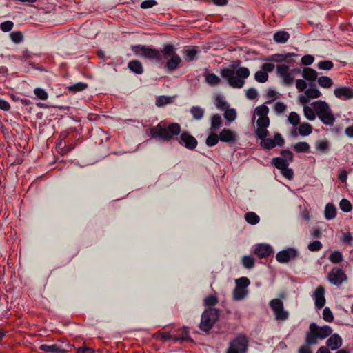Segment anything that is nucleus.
<instances>
[{"label":"nucleus","mask_w":353,"mask_h":353,"mask_svg":"<svg viewBox=\"0 0 353 353\" xmlns=\"http://www.w3.org/2000/svg\"><path fill=\"white\" fill-rule=\"evenodd\" d=\"M298 130L300 135L303 137L308 136L312 132V126L308 123H303L300 125Z\"/></svg>","instance_id":"nucleus-36"},{"label":"nucleus","mask_w":353,"mask_h":353,"mask_svg":"<svg viewBox=\"0 0 353 353\" xmlns=\"http://www.w3.org/2000/svg\"><path fill=\"white\" fill-rule=\"evenodd\" d=\"M243 265L248 269H251L254 266V260L250 256H244L242 258Z\"/></svg>","instance_id":"nucleus-49"},{"label":"nucleus","mask_w":353,"mask_h":353,"mask_svg":"<svg viewBox=\"0 0 353 353\" xmlns=\"http://www.w3.org/2000/svg\"><path fill=\"white\" fill-rule=\"evenodd\" d=\"M269 108L267 105L263 104L257 106L254 110L255 114L259 116L256 121L257 128L255 130L256 137H263L268 136V131L267 128L270 125V119L268 117Z\"/></svg>","instance_id":"nucleus-6"},{"label":"nucleus","mask_w":353,"mask_h":353,"mask_svg":"<svg viewBox=\"0 0 353 353\" xmlns=\"http://www.w3.org/2000/svg\"><path fill=\"white\" fill-rule=\"evenodd\" d=\"M272 252V248L268 244H259L254 249V254L259 258L267 257Z\"/></svg>","instance_id":"nucleus-23"},{"label":"nucleus","mask_w":353,"mask_h":353,"mask_svg":"<svg viewBox=\"0 0 353 353\" xmlns=\"http://www.w3.org/2000/svg\"><path fill=\"white\" fill-rule=\"evenodd\" d=\"M88 88V84L83 82H78L77 83H74L73 85H71L68 87V89L69 91L72 92H77L80 91H83L85 90Z\"/></svg>","instance_id":"nucleus-42"},{"label":"nucleus","mask_w":353,"mask_h":353,"mask_svg":"<svg viewBox=\"0 0 353 353\" xmlns=\"http://www.w3.org/2000/svg\"><path fill=\"white\" fill-rule=\"evenodd\" d=\"M290 38V34L285 31H278L274 33L273 39L278 43H285Z\"/></svg>","instance_id":"nucleus-28"},{"label":"nucleus","mask_w":353,"mask_h":353,"mask_svg":"<svg viewBox=\"0 0 353 353\" xmlns=\"http://www.w3.org/2000/svg\"><path fill=\"white\" fill-rule=\"evenodd\" d=\"M254 79L259 83H265L268 79V74L262 70L257 71L254 74Z\"/></svg>","instance_id":"nucleus-45"},{"label":"nucleus","mask_w":353,"mask_h":353,"mask_svg":"<svg viewBox=\"0 0 353 353\" xmlns=\"http://www.w3.org/2000/svg\"><path fill=\"white\" fill-rule=\"evenodd\" d=\"M296 88L297 90H299V91L300 92H303L307 88V83L305 82V79H296Z\"/></svg>","instance_id":"nucleus-62"},{"label":"nucleus","mask_w":353,"mask_h":353,"mask_svg":"<svg viewBox=\"0 0 353 353\" xmlns=\"http://www.w3.org/2000/svg\"><path fill=\"white\" fill-rule=\"evenodd\" d=\"M191 339L189 336L188 328L186 327H184L182 330V334L179 336H176L173 338L174 342L177 341H190Z\"/></svg>","instance_id":"nucleus-46"},{"label":"nucleus","mask_w":353,"mask_h":353,"mask_svg":"<svg viewBox=\"0 0 353 353\" xmlns=\"http://www.w3.org/2000/svg\"><path fill=\"white\" fill-rule=\"evenodd\" d=\"M313 298L316 308L321 309L325 305V288L322 285H319L316 288L314 292Z\"/></svg>","instance_id":"nucleus-21"},{"label":"nucleus","mask_w":353,"mask_h":353,"mask_svg":"<svg viewBox=\"0 0 353 353\" xmlns=\"http://www.w3.org/2000/svg\"><path fill=\"white\" fill-rule=\"evenodd\" d=\"M241 61L237 60L231 64L232 69L223 68L221 70V76L227 81L233 88H241L245 84V79L250 76V70L246 67H239Z\"/></svg>","instance_id":"nucleus-1"},{"label":"nucleus","mask_w":353,"mask_h":353,"mask_svg":"<svg viewBox=\"0 0 353 353\" xmlns=\"http://www.w3.org/2000/svg\"><path fill=\"white\" fill-rule=\"evenodd\" d=\"M156 337L162 342H165L171 339L173 341L174 338L169 332H158L156 334Z\"/></svg>","instance_id":"nucleus-56"},{"label":"nucleus","mask_w":353,"mask_h":353,"mask_svg":"<svg viewBox=\"0 0 353 353\" xmlns=\"http://www.w3.org/2000/svg\"><path fill=\"white\" fill-rule=\"evenodd\" d=\"M302 77L305 81L314 83L318 77V74L315 70L306 67L302 70Z\"/></svg>","instance_id":"nucleus-25"},{"label":"nucleus","mask_w":353,"mask_h":353,"mask_svg":"<svg viewBox=\"0 0 353 353\" xmlns=\"http://www.w3.org/2000/svg\"><path fill=\"white\" fill-rule=\"evenodd\" d=\"M198 52L199 50L194 47L185 50L184 52L185 60L188 61H193L196 59V55L198 54Z\"/></svg>","instance_id":"nucleus-40"},{"label":"nucleus","mask_w":353,"mask_h":353,"mask_svg":"<svg viewBox=\"0 0 353 353\" xmlns=\"http://www.w3.org/2000/svg\"><path fill=\"white\" fill-rule=\"evenodd\" d=\"M236 286L233 290V299L236 301H240L243 299L248 294L247 288L250 285V282L247 277H241L236 279Z\"/></svg>","instance_id":"nucleus-10"},{"label":"nucleus","mask_w":353,"mask_h":353,"mask_svg":"<svg viewBox=\"0 0 353 353\" xmlns=\"http://www.w3.org/2000/svg\"><path fill=\"white\" fill-rule=\"evenodd\" d=\"M245 221L250 225H254L260 221V217L254 212H249L245 214Z\"/></svg>","instance_id":"nucleus-35"},{"label":"nucleus","mask_w":353,"mask_h":353,"mask_svg":"<svg viewBox=\"0 0 353 353\" xmlns=\"http://www.w3.org/2000/svg\"><path fill=\"white\" fill-rule=\"evenodd\" d=\"M340 209L345 212H349L352 210V207L351 203L346 199H343L339 203Z\"/></svg>","instance_id":"nucleus-48"},{"label":"nucleus","mask_w":353,"mask_h":353,"mask_svg":"<svg viewBox=\"0 0 353 353\" xmlns=\"http://www.w3.org/2000/svg\"><path fill=\"white\" fill-rule=\"evenodd\" d=\"M218 302L217 298L215 296H208L204 299V304L205 306L212 307L215 305Z\"/></svg>","instance_id":"nucleus-57"},{"label":"nucleus","mask_w":353,"mask_h":353,"mask_svg":"<svg viewBox=\"0 0 353 353\" xmlns=\"http://www.w3.org/2000/svg\"><path fill=\"white\" fill-rule=\"evenodd\" d=\"M222 125V119L219 114H214L211 118L210 130H219Z\"/></svg>","instance_id":"nucleus-33"},{"label":"nucleus","mask_w":353,"mask_h":353,"mask_svg":"<svg viewBox=\"0 0 353 353\" xmlns=\"http://www.w3.org/2000/svg\"><path fill=\"white\" fill-rule=\"evenodd\" d=\"M334 96L340 100L353 99V89L348 86H340L334 90Z\"/></svg>","instance_id":"nucleus-19"},{"label":"nucleus","mask_w":353,"mask_h":353,"mask_svg":"<svg viewBox=\"0 0 353 353\" xmlns=\"http://www.w3.org/2000/svg\"><path fill=\"white\" fill-rule=\"evenodd\" d=\"M281 173L284 177L289 180L292 179L294 176L293 170L292 168H290L288 166L281 170Z\"/></svg>","instance_id":"nucleus-59"},{"label":"nucleus","mask_w":353,"mask_h":353,"mask_svg":"<svg viewBox=\"0 0 353 353\" xmlns=\"http://www.w3.org/2000/svg\"><path fill=\"white\" fill-rule=\"evenodd\" d=\"M128 68L136 74H141L143 72V68L141 63L138 60L129 61Z\"/></svg>","instance_id":"nucleus-26"},{"label":"nucleus","mask_w":353,"mask_h":353,"mask_svg":"<svg viewBox=\"0 0 353 353\" xmlns=\"http://www.w3.org/2000/svg\"><path fill=\"white\" fill-rule=\"evenodd\" d=\"M298 251L292 248L279 251L276 255L277 261L281 263H285L296 257Z\"/></svg>","instance_id":"nucleus-17"},{"label":"nucleus","mask_w":353,"mask_h":353,"mask_svg":"<svg viewBox=\"0 0 353 353\" xmlns=\"http://www.w3.org/2000/svg\"><path fill=\"white\" fill-rule=\"evenodd\" d=\"M288 121L293 126H296L300 123L299 115L295 112H292L288 117Z\"/></svg>","instance_id":"nucleus-47"},{"label":"nucleus","mask_w":353,"mask_h":353,"mask_svg":"<svg viewBox=\"0 0 353 353\" xmlns=\"http://www.w3.org/2000/svg\"><path fill=\"white\" fill-rule=\"evenodd\" d=\"M316 117L325 125L332 126L335 121L334 115L330 105L325 101H316L312 103Z\"/></svg>","instance_id":"nucleus-5"},{"label":"nucleus","mask_w":353,"mask_h":353,"mask_svg":"<svg viewBox=\"0 0 353 353\" xmlns=\"http://www.w3.org/2000/svg\"><path fill=\"white\" fill-rule=\"evenodd\" d=\"M334 66L332 61L329 60L321 61L318 63V68L321 70H330Z\"/></svg>","instance_id":"nucleus-51"},{"label":"nucleus","mask_w":353,"mask_h":353,"mask_svg":"<svg viewBox=\"0 0 353 353\" xmlns=\"http://www.w3.org/2000/svg\"><path fill=\"white\" fill-rule=\"evenodd\" d=\"M190 112L192 114L193 119L195 120H201L204 116L205 111L204 109L201 107L196 105L192 106L190 108Z\"/></svg>","instance_id":"nucleus-30"},{"label":"nucleus","mask_w":353,"mask_h":353,"mask_svg":"<svg viewBox=\"0 0 353 353\" xmlns=\"http://www.w3.org/2000/svg\"><path fill=\"white\" fill-rule=\"evenodd\" d=\"M181 61V58L179 55L173 54L166 62L164 68L168 72H172L179 67Z\"/></svg>","instance_id":"nucleus-22"},{"label":"nucleus","mask_w":353,"mask_h":353,"mask_svg":"<svg viewBox=\"0 0 353 353\" xmlns=\"http://www.w3.org/2000/svg\"><path fill=\"white\" fill-rule=\"evenodd\" d=\"M336 214V208L331 203H327L324 210V216L327 220H331L335 218Z\"/></svg>","instance_id":"nucleus-27"},{"label":"nucleus","mask_w":353,"mask_h":353,"mask_svg":"<svg viewBox=\"0 0 353 353\" xmlns=\"http://www.w3.org/2000/svg\"><path fill=\"white\" fill-rule=\"evenodd\" d=\"M307 248L310 251L316 252L322 248V243L319 241H314L308 244Z\"/></svg>","instance_id":"nucleus-55"},{"label":"nucleus","mask_w":353,"mask_h":353,"mask_svg":"<svg viewBox=\"0 0 353 353\" xmlns=\"http://www.w3.org/2000/svg\"><path fill=\"white\" fill-rule=\"evenodd\" d=\"M219 135L215 133H211L206 139L205 144L208 147H213L216 145L219 141Z\"/></svg>","instance_id":"nucleus-43"},{"label":"nucleus","mask_w":353,"mask_h":353,"mask_svg":"<svg viewBox=\"0 0 353 353\" xmlns=\"http://www.w3.org/2000/svg\"><path fill=\"white\" fill-rule=\"evenodd\" d=\"M215 105L216 107L221 110L223 111L225 109H227L228 107H229V104L225 101V98L222 95H218L215 100Z\"/></svg>","instance_id":"nucleus-38"},{"label":"nucleus","mask_w":353,"mask_h":353,"mask_svg":"<svg viewBox=\"0 0 353 353\" xmlns=\"http://www.w3.org/2000/svg\"><path fill=\"white\" fill-rule=\"evenodd\" d=\"M323 318L327 322H332L334 320V316L330 310V309L327 307H325L323 311Z\"/></svg>","instance_id":"nucleus-54"},{"label":"nucleus","mask_w":353,"mask_h":353,"mask_svg":"<svg viewBox=\"0 0 353 353\" xmlns=\"http://www.w3.org/2000/svg\"><path fill=\"white\" fill-rule=\"evenodd\" d=\"M317 82L319 85L323 88H330L334 85V82L332 79L327 76L319 77Z\"/></svg>","instance_id":"nucleus-31"},{"label":"nucleus","mask_w":353,"mask_h":353,"mask_svg":"<svg viewBox=\"0 0 353 353\" xmlns=\"http://www.w3.org/2000/svg\"><path fill=\"white\" fill-rule=\"evenodd\" d=\"M293 149L299 153L306 152L310 150V145L305 141H300L295 143L293 146Z\"/></svg>","instance_id":"nucleus-39"},{"label":"nucleus","mask_w":353,"mask_h":353,"mask_svg":"<svg viewBox=\"0 0 353 353\" xmlns=\"http://www.w3.org/2000/svg\"><path fill=\"white\" fill-rule=\"evenodd\" d=\"M14 26V23L10 21H6L0 24V28L3 32H7L10 31Z\"/></svg>","instance_id":"nucleus-58"},{"label":"nucleus","mask_w":353,"mask_h":353,"mask_svg":"<svg viewBox=\"0 0 353 353\" xmlns=\"http://www.w3.org/2000/svg\"><path fill=\"white\" fill-rule=\"evenodd\" d=\"M219 316V310L214 307L205 310L201 318L199 328L203 332H208L212 329Z\"/></svg>","instance_id":"nucleus-7"},{"label":"nucleus","mask_w":353,"mask_h":353,"mask_svg":"<svg viewBox=\"0 0 353 353\" xmlns=\"http://www.w3.org/2000/svg\"><path fill=\"white\" fill-rule=\"evenodd\" d=\"M157 2L155 0H145L141 2L140 6L142 9H148L156 6Z\"/></svg>","instance_id":"nucleus-61"},{"label":"nucleus","mask_w":353,"mask_h":353,"mask_svg":"<svg viewBox=\"0 0 353 353\" xmlns=\"http://www.w3.org/2000/svg\"><path fill=\"white\" fill-rule=\"evenodd\" d=\"M266 137H257L261 140L260 143L261 146L265 150H270L276 146L281 147L285 143V140L280 133H276L274 139L266 138Z\"/></svg>","instance_id":"nucleus-11"},{"label":"nucleus","mask_w":353,"mask_h":353,"mask_svg":"<svg viewBox=\"0 0 353 353\" xmlns=\"http://www.w3.org/2000/svg\"><path fill=\"white\" fill-rule=\"evenodd\" d=\"M303 113L305 117L309 121H314L316 117V113L315 112L314 108H312L307 105H304Z\"/></svg>","instance_id":"nucleus-41"},{"label":"nucleus","mask_w":353,"mask_h":353,"mask_svg":"<svg viewBox=\"0 0 353 353\" xmlns=\"http://www.w3.org/2000/svg\"><path fill=\"white\" fill-rule=\"evenodd\" d=\"M178 142L180 145L191 150L196 148L198 144L197 140L187 131L181 134Z\"/></svg>","instance_id":"nucleus-16"},{"label":"nucleus","mask_w":353,"mask_h":353,"mask_svg":"<svg viewBox=\"0 0 353 353\" xmlns=\"http://www.w3.org/2000/svg\"><path fill=\"white\" fill-rule=\"evenodd\" d=\"M332 332V330L329 325L319 326L316 323H311L305 334V343L307 345H316L318 339L323 340L330 336Z\"/></svg>","instance_id":"nucleus-4"},{"label":"nucleus","mask_w":353,"mask_h":353,"mask_svg":"<svg viewBox=\"0 0 353 353\" xmlns=\"http://www.w3.org/2000/svg\"><path fill=\"white\" fill-rule=\"evenodd\" d=\"M286 109L287 105L283 102L277 101L274 104V110L278 114L283 113L286 110Z\"/></svg>","instance_id":"nucleus-52"},{"label":"nucleus","mask_w":353,"mask_h":353,"mask_svg":"<svg viewBox=\"0 0 353 353\" xmlns=\"http://www.w3.org/2000/svg\"><path fill=\"white\" fill-rule=\"evenodd\" d=\"M302 74L300 68L290 69L289 66L285 64H279L276 65V74L283 79V82L286 85H292L294 81V75L296 74Z\"/></svg>","instance_id":"nucleus-9"},{"label":"nucleus","mask_w":353,"mask_h":353,"mask_svg":"<svg viewBox=\"0 0 353 353\" xmlns=\"http://www.w3.org/2000/svg\"><path fill=\"white\" fill-rule=\"evenodd\" d=\"M72 346L68 342H60L52 345L42 344L39 350L45 353H67L68 349Z\"/></svg>","instance_id":"nucleus-13"},{"label":"nucleus","mask_w":353,"mask_h":353,"mask_svg":"<svg viewBox=\"0 0 353 353\" xmlns=\"http://www.w3.org/2000/svg\"><path fill=\"white\" fill-rule=\"evenodd\" d=\"M270 306L273 310L275 319L278 321H285L288 317V312L284 310L283 303L279 299H274L270 301Z\"/></svg>","instance_id":"nucleus-12"},{"label":"nucleus","mask_w":353,"mask_h":353,"mask_svg":"<svg viewBox=\"0 0 353 353\" xmlns=\"http://www.w3.org/2000/svg\"><path fill=\"white\" fill-rule=\"evenodd\" d=\"M271 163L278 170H283L289 165V163L283 157H274L272 159Z\"/></svg>","instance_id":"nucleus-29"},{"label":"nucleus","mask_w":353,"mask_h":353,"mask_svg":"<svg viewBox=\"0 0 353 353\" xmlns=\"http://www.w3.org/2000/svg\"><path fill=\"white\" fill-rule=\"evenodd\" d=\"M327 347L336 350L342 345V339L338 334H334L326 341Z\"/></svg>","instance_id":"nucleus-24"},{"label":"nucleus","mask_w":353,"mask_h":353,"mask_svg":"<svg viewBox=\"0 0 353 353\" xmlns=\"http://www.w3.org/2000/svg\"><path fill=\"white\" fill-rule=\"evenodd\" d=\"M281 154L282 155L281 157H283L285 159H286L287 162L292 161L294 155H293V153L290 150H283L281 152Z\"/></svg>","instance_id":"nucleus-64"},{"label":"nucleus","mask_w":353,"mask_h":353,"mask_svg":"<svg viewBox=\"0 0 353 353\" xmlns=\"http://www.w3.org/2000/svg\"><path fill=\"white\" fill-rule=\"evenodd\" d=\"M10 37L12 41L19 43L23 40V34L21 32H13L10 34Z\"/></svg>","instance_id":"nucleus-60"},{"label":"nucleus","mask_w":353,"mask_h":353,"mask_svg":"<svg viewBox=\"0 0 353 353\" xmlns=\"http://www.w3.org/2000/svg\"><path fill=\"white\" fill-rule=\"evenodd\" d=\"M329 260L333 263H339L343 261L342 253L339 251H334L329 256Z\"/></svg>","instance_id":"nucleus-44"},{"label":"nucleus","mask_w":353,"mask_h":353,"mask_svg":"<svg viewBox=\"0 0 353 353\" xmlns=\"http://www.w3.org/2000/svg\"><path fill=\"white\" fill-rule=\"evenodd\" d=\"M249 341L245 334H239L229 343L226 353H247Z\"/></svg>","instance_id":"nucleus-8"},{"label":"nucleus","mask_w":353,"mask_h":353,"mask_svg":"<svg viewBox=\"0 0 353 353\" xmlns=\"http://www.w3.org/2000/svg\"><path fill=\"white\" fill-rule=\"evenodd\" d=\"M131 50L135 55L152 60L155 63H159L163 60L162 54L170 57L176 54L175 48L172 44L164 45L161 50L143 45L132 46Z\"/></svg>","instance_id":"nucleus-2"},{"label":"nucleus","mask_w":353,"mask_h":353,"mask_svg":"<svg viewBox=\"0 0 353 353\" xmlns=\"http://www.w3.org/2000/svg\"><path fill=\"white\" fill-rule=\"evenodd\" d=\"M181 132V126L179 123H171L168 124L165 121H161L157 125L150 128V135L153 138H158L165 141L172 139Z\"/></svg>","instance_id":"nucleus-3"},{"label":"nucleus","mask_w":353,"mask_h":353,"mask_svg":"<svg viewBox=\"0 0 353 353\" xmlns=\"http://www.w3.org/2000/svg\"><path fill=\"white\" fill-rule=\"evenodd\" d=\"M329 143L327 140H318L315 143V148L316 150L326 153L329 150Z\"/></svg>","instance_id":"nucleus-37"},{"label":"nucleus","mask_w":353,"mask_h":353,"mask_svg":"<svg viewBox=\"0 0 353 353\" xmlns=\"http://www.w3.org/2000/svg\"><path fill=\"white\" fill-rule=\"evenodd\" d=\"M223 112V117L228 122H233L236 119L237 114L234 108H229V107H228Z\"/></svg>","instance_id":"nucleus-32"},{"label":"nucleus","mask_w":353,"mask_h":353,"mask_svg":"<svg viewBox=\"0 0 353 353\" xmlns=\"http://www.w3.org/2000/svg\"><path fill=\"white\" fill-rule=\"evenodd\" d=\"M170 102V98L167 96H159L156 99V105L158 107L163 106Z\"/></svg>","instance_id":"nucleus-53"},{"label":"nucleus","mask_w":353,"mask_h":353,"mask_svg":"<svg viewBox=\"0 0 353 353\" xmlns=\"http://www.w3.org/2000/svg\"><path fill=\"white\" fill-rule=\"evenodd\" d=\"M321 92L316 88L314 83H310V88L305 90L304 93L298 97V101L300 103L305 104L312 99L321 97Z\"/></svg>","instance_id":"nucleus-15"},{"label":"nucleus","mask_w":353,"mask_h":353,"mask_svg":"<svg viewBox=\"0 0 353 353\" xmlns=\"http://www.w3.org/2000/svg\"><path fill=\"white\" fill-rule=\"evenodd\" d=\"M34 93L36 97L41 100H46L48 97L47 92L41 88H37L34 90Z\"/></svg>","instance_id":"nucleus-50"},{"label":"nucleus","mask_w":353,"mask_h":353,"mask_svg":"<svg viewBox=\"0 0 353 353\" xmlns=\"http://www.w3.org/2000/svg\"><path fill=\"white\" fill-rule=\"evenodd\" d=\"M205 82L211 85L216 86L219 85L221 82V79L214 73H210L205 76Z\"/></svg>","instance_id":"nucleus-34"},{"label":"nucleus","mask_w":353,"mask_h":353,"mask_svg":"<svg viewBox=\"0 0 353 353\" xmlns=\"http://www.w3.org/2000/svg\"><path fill=\"white\" fill-rule=\"evenodd\" d=\"M245 95L248 99L253 100L258 97V92L255 88H251L246 91Z\"/></svg>","instance_id":"nucleus-63"},{"label":"nucleus","mask_w":353,"mask_h":353,"mask_svg":"<svg viewBox=\"0 0 353 353\" xmlns=\"http://www.w3.org/2000/svg\"><path fill=\"white\" fill-rule=\"evenodd\" d=\"M347 276L342 268L334 267L329 272L327 279L334 285L339 286L347 280Z\"/></svg>","instance_id":"nucleus-14"},{"label":"nucleus","mask_w":353,"mask_h":353,"mask_svg":"<svg viewBox=\"0 0 353 353\" xmlns=\"http://www.w3.org/2000/svg\"><path fill=\"white\" fill-rule=\"evenodd\" d=\"M219 139L228 144L234 143L238 139V134L228 128L223 129L219 133Z\"/></svg>","instance_id":"nucleus-20"},{"label":"nucleus","mask_w":353,"mask_h":353,"mask_svg":"<svg viewBox=\"0 0 353 353\" xmlns=\"http://www.w3.org/2000/svg\"><path fill=\"white\" fill-rule=\"evenodd\" d=\"M292 57H298V55L294 53L275 54L269 56L264 60L276 63H281L285 61L288 63H292L294 62V60L292 59Z\"/></svg>","instance_id":"nucleus-18"}]
</instances>
